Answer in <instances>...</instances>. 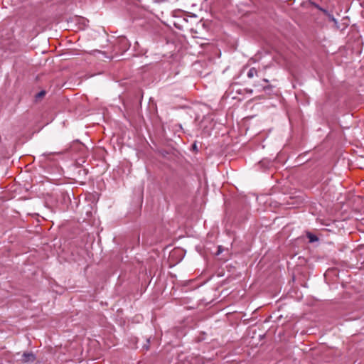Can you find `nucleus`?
<instances>
[{"label": "nucleus", "instance_id": "f257e3e1", "mask_svg": "<svg viewBox=\"0 0 364 364\" xmlns=\"http://www.w3.org/2000/svg\"><path fill=\"white\" fill-rule=\"evenodd\" d=\"M36 359V355L32 352H25L21 355V358L18 360L21 363H33Z\"/></svg>", "mask_w": 364, "mask_h": 364}, {"label": "nucleus", "instance_id": "f03ea898", "mask_svg": "<svg viewBox=\"0 0 364 364\" xmlns=\"http://www.w3.org/2000/svg\"><path fill=\"white\" fill-rule=\"evenodd\" d=\"M310 4L322 11L326 16L330 14L326 9L321 7L316 1L310 0Z\"/></svg>", "mask_w": 364, "mask_h": 364}, {"label": "nucleus", "instance_id": "7ed1b4c3", "mask_svg": "<svg viewBox=\"0 0 364 364\" xmlns=\"http://www.w3.org/2000/svg\"><path fill=\"white\" fill-rule=\"evenodd\" d=\"M248 78H253L254 77L258 76V71L255 68H251L249 69L247 73Z\"/></svg>", "mask_w": 364, "mask_h": 364}, {"label": "nucleus", "instance_id": "20e7f679", "mask_svg": "<svg viewBox=\"0 0 364 364\" xmlns=\"http://www.w3.org/2000/svg\"><path fill=\"white\" fill-rule=\"evenodd\" d=\"M259 86V85H257V84H255L254 85V87H258ZM261 86V89L262 91L264 92H267V91H269V90H272V85H260Z\"/></svg>", "mask_w": 364, "mask_h": 364}, {"label": "nucleus", "instance_id": "39448f33", "mask_svg": "<svg viewBox=\"0 0 364 364\" xmlns=\"http://www.w3.org/2000/svg\"><path fill=\"white\" fill-rule=\"evenodd\" d=\"M46 95V92L44 90H42L41 92H39L36 95V99L38 98H41V97H43L44 95Z\"/></svg>", "mask_w": 364, "mask_h": 364}, {"label": "nucleus", "instance_id": "423d86ee", "mask_svg": "<svg viewBox=\"0 0 364 364\" xmlns=\"http://www.w3.org/2000/svg\"><path fill=\"white\" fill-rule=\"evenodd\" d=\"M327 17L328 18V20H329L330 21H333V22L336 23V18H334V16H333V14H329L327 16Z\"/></svg>", "mask_w": 364, "mask_h": 364}, {"label": "nucleus", "instance_id": "0eeeda50", "mask_svg": "<svg viewBox=\"0 0 364 364\" xmlns=\"http://www.w3.org/2000/svg\"><path fill=\"white\" fill-rule=\"evenodd\" d=\"M309 238L311 242H314L318 240V238L315 235L311 236L309 237Z\"/></svg>", "mask_w": 364, "mask_h": 364}, {"label": "nucleus", "instance_id": "6e6552de", "mask_svg": "<svg viewBox=\"0 0 364 364\" xmlns=\"http://www.w3.org/2000/svg\"><path fill=\"white\" fill-rule=\"evenodd\" d=\"M245 90L249 94H252L253 92V90L252 89H246Z\"/></svg>", "mask_w": 364, "mask_h": 364}, {"label": "nucleus", "instance_id": "1a4fd4ad", "mask_svg": "<svg viewBox=\"0 0 364 364\" xmlns=\"http://www.w3.org/2000/svg\"><path fill=\"white\" fill-rule=\"evenodd\" d=\"M262 81L264 82H267V83L269 82V80L267 79H266V78L262 79Z\"/></svg>", "mask_w": 364, "mask_h": 364}, {"label": "nucleus", "instance_id": "9d476101", "mask_svg": "<svg viewBox=\"0 0 364 364\" xmlns=\"http://www.w3.org/2000/svg\"><path fill=\"white\" fill-rule=\"evenodd\" d=\"M220 252H221L220 247H219V250H218V255L220 253Z\"/></svg>", "mask_w": 364, "mask_h": 364}]
</instances>
